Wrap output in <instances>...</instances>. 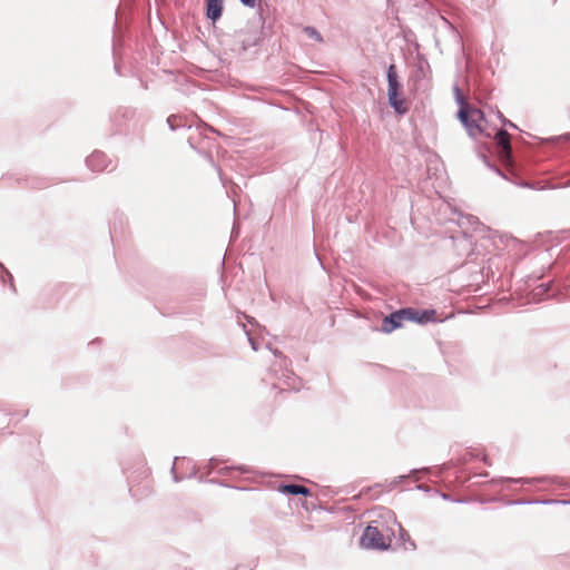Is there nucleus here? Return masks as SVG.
Segmentation results:
<instances>
[{"mask_svg":"<svg viewBox=\"0 0 570 570\" xmlns=\"http://www.w3.org/2000/svg\"><path fill=\"white\" fill-rule=\"evenodd\" d=\"M101 158H104V155H102V154H100V153H95V154H92V155L89 157L88 163H89V165H90L92 168H95V163H96V161H99Z\"/></svg>","mask_w":570,"mask_h":570,"instance_id":"obj_11","label":"nucleus"},{"mask_svg":"<svg viewBox=\"0 0 570 570\" xmlns=\"http://www.w3.org/2000/svg\"><path fill=\"white\" fill-rule=\"evenodd\" d=\"M389 102L397 114L403 115L409 111L407 101L401 97V92H395L394 99L389 98Z\"/></svg>","mask_w":570,"mask_h":570,"instance_id":"obj_9","label":"nucleus"},{"mask_svg":"<svg viewBox=\"0 0 570 570\" xmlns=\"http://www.w3.org/2000/svg\"><path fill=\"white\" fill-rule=\"evenodd\" d=\"M402 313L406 315V321L415 322L419 324H426L429 322H438L435 309H416L412 307L402 308Z\"/></svg>","mask_w":570,"mask_h":570,"instance_id":"obj_3","label":"nucleus"},{"mask_svg":"<svg viewBox=\"0 0 570 570\" xmlns=\"http://www.w3.org/2000/svg\"><path fill=\"white\" fill-rule=\"evenodd\" d=\"M223 12V0H207V17L213 21L220 18Z\"/></svg>","mask_w":570,"mask_h":570,"instance_id":"obj_7","label":"nucleus"},{"mask_svg":"<svg viewBox=\"0 0 570 570\" xmlns=\"http://www.w3.org/2000/svg\"><path fill=\"white\" fill-rule=\"evenodd\" d=\"M387 96L391 99H394L395 92H401L402 85L397 80L396 68L394 65H391L387 69Z\"/></svg>","mask_w":570,"mask_h":570,"instance_id":"obj_6","label":"nucleus"},{"mask_svg":"<svg viewBox=\"0 0 570 570\" xmlns=\"http://www.w3.org/2000/svg\"><path fill=\"white\" fill-rule=\"evenodd\" d=\"M406 321V315L402 313V308L385 316L382 321L381 330L384 333H392L393 331L402 327L403 322Z\"/></svg>","mask_w":570,"mask_h":570,"instance_id":"obj_4","label":"nucleus"},{"mask_svg":"<svg viewBox=\"0 0 570 570\" xmlns=\"http://www.w3.org/2000/svg\"><path fill=\"white\" fill-rule=\"evenodd\" d=\"M498 154L503 161H508L511 157L510 135L505 130H499L494 137Z\"/></svg>","mask_w":570,"mask_h":570,"instance_id":"obj_5","label":"nucleus"},{"mask_svg":"<svg viewBox=\"0 0 570 570\" xmlns=\"http://www.w3.org/2000/svg\"><path fill=\"white\" fill-rule=\"evenodd\" d=\"M279 492L293 495H309L311 491L304 485L299 484H283L278 488Z\"/></svg>","mask_w":570,"mask_h":570,"instance_id":"obj_8","label":"nucleus"},{"mask_svg":"<svg viewBox=\"0 0 570 570\" xmlns=\"http://www.w3.org/2000/svg\"><path fill=\"white\" fill-rule=\"evenodd\" d=\"M460 110L458 117L465 127L468 134L471 137H478L483 132L484 129V115L476 108L465 102L463 98H460Z\"/></svg>","mask_w":570,"mask_h":570,"instance_id":"obj_1","label":"nucleus"},{"mask_svg":"<svg viewBox=\"0 0 570 570\" xmlns=\"http://www.w3.org/2000/svg\"><path fill=\"white\" fill-rule=\"evenodd\" d=\"M305 33L309 37V38H313L315 39L316 41H322V37L321 35L317 32L316 29L312 28V27H306L304 29Z\"/></svg>","mask_w":570,"mask_h":570,"instance_id":"obj_10","label":"nucleus"},{"mask_svg":"<svg viewBox=\"0 0 570 570\" xmlns=\"http://www.w3.org/2000/svg\"><path fill=\"white\" fill-rule=\"evenodd\" d=\"M245 6L254 7L256 3V0H240Z\"/></svg>","mask_w":570,"mask_h":570,"instance_id":"obj_12","label":"nucleus"},{"mask_svg":"<svg viewBox=\"0 0 570 570\" xmlns=\"http://www.w3.org/2000/svg\"><path fill=\"white\" fill-rule=\"evenodd\" d=\"M361 544L364 548L385 550L391 544V539L383 535L376 528L368 525L363 532Z\"/></svg>","mask_w":570,"mask_h":570,"instance_id":"obj_2","label":"nucleus"}]
</instances>
